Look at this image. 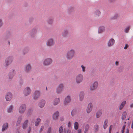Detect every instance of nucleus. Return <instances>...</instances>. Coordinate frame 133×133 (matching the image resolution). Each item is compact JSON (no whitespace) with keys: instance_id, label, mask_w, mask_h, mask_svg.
<instances>
[{"instance_id":"f257e3e1","label":"nucleus","mask_w":133,"mask_h":133,"mask_svg":"<svg viewBox=\"0 0 133 133\" xmlns=\"http://www.w3.org/2000/svg\"><path fill=\"white\" fill-rule=\"evenodd\" d=\"M75 54V50L74 49H71L67 51L66 57L68 59L70 60L73 58Z\"/></svg>"},{"instance_id":"f03ea898","label":"nucleus","mask_w":133,"mask_h":133,"mask_svg":"<svg viewBox=\"0 0 133 133\" xmlns=\"http://www.w3.org/2000/svg\"><path fill=\"white\" fill-rule=\"evenodd\" d=\"M83 75L81 74H79L77 75L75 78V80L77 84H79L83 81Z\"/></svg>"},{"instance_id":"7ed1b4c3","label":"nucleus","mask_w":133,"mask_h":133,"mask_svg":"<svg viewBox=\"0 0 133 133\" xmlns=\"http://www.w3.org/2000/svg\"><path fill=\"white\" fill-rule=\"evenodd\" d=\"M52 60L51 58H49L44 59L43 62V64L44 66H48L51 64Z\"/></svg>"},{"instance_id":"20e7f679","label":"nucleus","mask_w":133,"mask_h":133,"mask_svg":"<svg viewBox=\"0 0 133 133\" xmlns=\"http://www.w3.org/2000/svg\"><path fill=\"white\" fill-rule=\"evenodd\" d=\"M26 106L25 104H22L20 106L19 109V112L21 114L24 113L26 109Z\"/></svg>"},{"instance_id":"39448f33","label":"nucleus","mask_w":133,"mask_h":133,"mask_svg":"<svg viewBox=\"0 0 133 133\" xmlns=\"http://www.w3.org/2000/svg\"><path fill=\"white\" fill-rule=\"evenodd\" d=\"M13 58L12 56L8 57L5 60V66H7L11 64L13 61Z\"/></svg>"},{"instance_id":"423d86ee","label":"nucleus","mask_w":133,"mask_h":133,"mask_svg":"<svg viewBox=\"0 0 133 133\" xmlns=\"http://www.w3.org/2000/svg\"><path fill=\"white\" fill-rule=\"evenodd\" d=\"M98 86V83L97 82H94L90 87V89L91 91L94 90L96 89Z\"/></svg>"},{"instance_id":"0eeeda50","label":"nucleus","mask_w":133,"mask_h":133,"mask_svg":"<svg viewBox=\"0 0 133 133\" xmlns=\"http://www.w3.org/2000/svg\"><path fill=\"white\" fill-rule=\"evenodd\" d=\"M40 92H34L32 94V97L34 100H37L39 97Z\"/></svg>"},{"instance_id":"6e6552de","label":"nucleus","mask_w":133,"mask_h":133,"mask_svg":"<svg viewBox=\"0 0 133 133\" xmlns=\"http://www.w3.org/2000/svg\"><path fill=\"white\" fill-rule=\"evenodd\" d=\"M64 87L63 84L61 83L59 84L57 87L56 90L58 91H63Z\"/></svg>"},{"instance_id":"1a4fd4ad","label":"nucleus","mask_w":133,"mask_h":133,"mask_svg":"<svg viewBox=\"0 0 133 133\" xmlns=\"http://www.w3.org/2000/svg\"><path fill=\"white\" fill-rule=\"evenodd\" d=\"M12 97V95L10 92H8L5 96L6 100L8 101L10 100Z\"/></svg>"},{"instance_id":"9d476101","label":"nucleus","mask_w":133,"mask_h":133,"mask_svg":"<svg viewBox=\"0 0 133 133\" xmlns=\"http://www.w3.org/2000/svg\"><path fill=\"white\" fill-rule=\"evenodd\" d=\"M93 106L92 104L91 103H89L87 109V112L88 113H89L92 110Z\"/></svg>"},{"instance_id":"9b49d317","label":"nucleus","mask_w":133,"mask_h":133,"mask_svg":"<svg viewBox=\"0 0 133 133\" xmlns=\"http://www.w3.org/2000/svg\"><path fill=\"white\" fill-rule=\"evenodd\" d=\"M54 43L53 40L52 39H49L47 41L46 45L48 46H50L53 45Z\"/></svg>"},{"instance_id":"f8f14e48","label":"nucleus","mask_w":133,"mask_h":133,"mask_svg":"<svg viewBox=\"0 0 133 133\" xmlns=\"http://www.w3.org/2000/svg\"><path fill=\"white\" fill-rule=\"evenodd\" d=\"M71 101L70 97L69 96H67V97L65 98V99L64 101V104L66 105L69 103Z\"/></svg>"},{"instance_id":"ddd939ff","label":"nucleus","mask_w":133,"mask_h":133,"mask_svg":"<svg viewBox=\"0 0 133 133\" xmlns=\"http://www.w3.org/2000/svg\"><path fill=\"white\" fill-rule=\"evenodd\" d=\"M15 73V71L14 70L12 69L11 70L9 74V78H12L14 76Z\"/></svg>"},{"instance_id":"4468645a","label":"nucleus","mask_w":133,"mask_h":133,"mask_svg":"<svg viewBox=\"0 0 133 133\" xmlns=\"http://www.w3.org/2000/svg\"><path fill=\"white\" fill-rule=\"evenodd\" d=\"M115 43V40L113 38L111 39L108 42V46L110 47L113 45Z\"/></svg>"},{"instance_id":"2eb2a0df","label":"nucleus","mask_w":133,"mask_h":133,"mask_svg":"<svg viewBox=\"0 0 133 133\" xmlns=\"http://www.w3.org/2000/svg\"><path fill=\"white\" fill-rule=\"evenodd\" d=\"M45 103V101L43 99L41 100L39 102L38 104V105L39 107L41 108H42L44 107Z\"/></svg>"},{"instance_id":"dca6fc26","label":"nucleus","mask_w":133,"mask_h":133,"mask_svg":"<svg viewBox=\"0 0 133 133\" xmlns=\"http://www.w3.org/2000/svg\"><path fill=\"white\" fill-rule=\"evenodd\" d=\"M31 69V66L29 64H27L25 67L24 70L26 72H29Z\"/></svg>"},{"instance_id":"f3484780","label":"nucleus","mask_w":133,"mask_h":133,"mask_svg":"<svg viewBox=\"0 0 133 133\" xmlns=\"http://www.w3.org/2000/svg\"><path fill=\"white\" fill-rule=\"evenodd\" d=\"M59 115V112L56 111L54 112L52 116V118L53 120H55L58 118Z\"/></svg>"},{"instance_id":"a211bd4d","label":"nucleus","mask_w":133,"mask_h":133,"mask_svg":"<svg viewBox=\"0 0 133 133\" xmlns=\"http://www.w3.org/2000/svg\"><path fill=\"white\" fill-rule=\"evenodd\" d=\"M8 124L7 123L4 124L2 126V131H4L8 127Z\"/></svg>"},{"instance_id":"6ab92c4d","label":"nucleus","mask_w":133,"mask_h":133,"mask_svg":"<svg viewBox=\"0 0 133 133\" xmlns=\"http://www.w3.org/2000/svg\"><path fill=\"white\" fill-rule=\"evenodd\" d=\"M22 118V116H19L18 117V119L16 123V124L17 126H18L20 124Z\"/></svg>"},{"instance_id":"aec40b11","label":"nucleus","mask_w":133,"mask_h":133,"mask_svg":"<svg viewBox=\"0 0 133 133\" xmlns=\"http://www.w3.org/2000/svg\"><path fill=\"white\" fill-rule=\"evenodd\" d=\"M28 122V121L27 119L24 122L22 125V127L23 129H25L27 128Z\"/></svg>"},{"instance_id":"412c9836","label":"nucleus","mask_w":133,"mask_h":133,"mask_svg":"<svg viewBox=\"0 0 133 133\" xmlns=\"http://www.w3.org/2000/svg\"><path fill=\"white\" fill-rule=\"evenodd\" d=\"M105 28L103 26H100L98 29V32L99 33H101L105 31Z\"/></svg>"},{"instance_id":"4be33fe9","label":"nucleus","mask_w":133,"mask_h":133,"mask_svg":"<svg viewBox=\"0 0 133 133\" xmlns=\"http://www.w3.org/2000/svg\"><path fill=\"white\" fill-rule=\"evenodd\" d=\"M41 119L39 118H37L35 122V125L36 126H37L39 125L41 121Z\"/></svg>"},{"instance_id":"5701e85b","label":"nucleus","mask_w":133,"mask_h":133,"mask_svg":"<svg viewBox=\"0 0 133 133\" xmlns=\"http://www.w3.org/2000/svg\"><path fill=\"white\" fill-rule=\"evenodd\" d=\"M60 102V99L59 98H57L55 99L54 102L53 104L55 105L58 104Z\"/></svg>"},{"instance_id":"b1692460","label":"nucleus","mask_w":133,"mask_h":133,"mask_svg":"<svg viewBox=\"0 0 133 133\" xmlns=\"http://www.w3.org/2000/svg\"><path fill=\"white\" fill-rule=\"evenodd\" d=\"M84 94L83 92H81L79 95V100L82 101L84 98Z\"/></svg>"},{"instance_id":"393cba45","label":"nucleus","mask_w":133,"mask_h":133,"mask_svg":"<svg viewBox=\"0 0 133 133\" xmlns=\"http://www.w3.org/2000/svg\"><path fill=\"white\" fill-rule=\"evenodd\" d=\"M126 103V101H123L121 103L119 107L120 110H122L124 107Z\"/></svg>"},{"instance_id":"a878e982","label":"nucleus","mask_w":133,"mask_h":133,"mask_svg":"<svg viewBox=\"0 0 133 133\" xmlns=\"http://www.w3.org/2000/svg\"><path fill=\"white\" fill-rule=\"evenodd\" d=\"M102 114V111L101 110H99L96 113V116L97 118L101 116Z\"/></svg>"},{"instance_id":"bb28decb","label":"nucleus","mask_w":133,"mask_h":133,"mask_svg":"<svg viewBox=\"0 0 133 133\" xmlns=\"http://www.w3.org/2000/svg\"><path fill=\"white\" fill-rule=\"evenodd\" d=\"M108 119H106L105 120L103 124V127L104 129H105L107 128L108 125L107 124L108 123Z\"/></svg>"},{"instance_id":"cd10ccee","label":"nucleus","mask_w":133,"mask_h":133,"mask_svg":"<svg viewBox=\"0 0 133 133\" xmlns=\"http://www.w3.org/2000/svg\"><path fill=\"white\" fill-rule=\"evenodd\" d=\"M13 107L12 105L10 106L7 108V111L9 113L12 112Z\"/></svg>"},{"instance_id":"c85d7f7f","label":"nucleus","mask_w":133,"mask_h":133,"mask_svg":"<svg viewBox=\"0 0 133 133\" xmlns=\"http://www.w3.org/2000/svg\"><path fill=\"white\" fill-rule=\"evenodd\" d=\"M127 113L125 111H124L122 114V119L123 121L124 120L126 116Z\"/></svg>"},{"instance_id":"c756f323","label":"nucleus","mask_w":133,"mask_h":133,"mask_svg":"<svg viewBox=\"0 0 133 133\" xmlns=\"http://www.w3.org/2000/svg\"><path fill=\"white\" fill-rule=\"evenodd\" d=\"M37 32V30L36 29H33L31 33V35L32 36H34V35H35Z\"/></svg>"},{"instance_id":"7c9ffc66","label":"nucleus","mask_w":133,"mask_h":133,"mask_svg":"<svg viewBox=\"0 0 133 133\" xmlns=\"http://www.w3.org/2000/svg\"><path fill=\"white\" fill-rule=\"evenodd\" d=\"M78 123L77 122H75L74 124V129L75 130H77L78 128Z\"/></svg>"},{"instance_id":"2f4dec72","label":"nucleus","mask_w":133,"mask_h":133,"mask_svg":"<svg viewBox=\"0 0 133 133\" xmlns=\"http://www.w3.org/2000/svg\"><path fill=\"white\" fill-rule=\"evenodd\" d=\"M94 132L96 133L98 131V126L97 125H96L94 126Z\"/></svg>"},{"instance_id":"473e14b6","label":"nucleus","mask_w":133,"mask_h":133,"mask_svg":"<svg viewBox=\"0 0 133 133\" xmlns=\"http://www.w3.org/2000/svg\"><path fill=\"white\" fill-rule=\"evenodd\" d=\"M100 14L101 12L99 10H96L95 13V15L96 16H98Z\"/></svg>"},{"instance_id":"72a5a7b5","label":"nucleus","mask_w":133,"mask_h":133,"mask_svg":"<svg viewBox=\"0 0 133 133\" xmlns=\"http://www.w3.org/2000/svg\"><path fill=\"white\" fill-rule=\"evenodd\" d=\"M33 109L31 108H30L28 109V113L29 115H30L31 114L33 111Z\"/></svg>"},{"instance_id":"f704fd0d","label":"nucleus","mask_w":133,"mask_h":133,"mask_svg":"<svg viewBox=\"0 0 133 133\" xmlns=\"http://www.w3.org/2000/svg\"><path fill=\"white\" fill-rule=\"evenodd\" d=\"M81 67L82 68V71L83 72H85L86 71V67L83 65H82Z\"/></svg>"},{"instance_id":"c9c22d12","label":"nucleus","mask_w":133,"mask_h":133,"mask_svg":"<svg viewBox=\"0 0 133 133\" xmlns=\"http://www.w3.org/2000/svg\"><path fill=\"white\" fill-rule=\"evenodd\" d=\"M89 127L88 125L87 124L85 127V130L84 131V133H86L87 132L88 130Z\"/></svg>"},{"instance_id":"e433bc0d","label":"nucleus","mask_w":133,"mask_h":133,"mask_svg":"<svg viewBox=\"0 0 133 133\" xmlns=\"http://www.w3.org/2000/svg\"><path fill=\"white\" fill-rule=\"evenodd\" d=\"M68 31L67 30H64L63 32V36H65L68 34Z\"/></svg>"},{"instance_id":"4c0bfd02","label":"nucleus","mask_w":133,"mask_h":133,"mask_svg":"<svg viewBox=\"0 0 133 133\" xmlns=\"http://www.w3.org/2000/svg\"><path fill=\"white\" fill-rule=\"evenodd\" d=\"M59 133H63V128L62 126H61L59 129Z\"/></svg>"},{"instance_id":"58836bf2","label":"nucleus","mask_w":133,"mask_h":133,"mask_svg":"<svg viewBox=\"0 0 133 133\" xmlns=\"http://www.w3.org/2000/svg\"><path fill=\"white\" fill-rule=\"evenodd\" d=\"M130 30V26L127 27L125 29L124 31L126 33H128Z\"/></svg>"},{"instance_id":"ea45409f","label":"nucleus","mask_w":133,"mask_h":133,"mask_svg":"<svg viewBox=\"0 0 133 133\" xmlns=\"http://www.w3.org/2000/svg\"><path fill=\"white\" fill-rule=\"evenodd\" d=\"M76 112V110L73 109L71 112V115L72 116H73L75 115Z\"/></svg>"},{"instance_id":"a19ab883","label":"nucleus","mask_w":133,"mask_h":133,"mask_svg":"<svg viewBox=\"0 0 133 133\" xmlns=\"http://www.w3.org/2000/svg\"><path fill=\"white\" fill-rule=\"evenodd\" d=\"M30 92H24V94L25 96L29 95L30 94Z\"/></svg>"},{"instance_id":"79ce46f5","label":"nucleus","mask_w":133,"mask_h":133,"mask_svg":"<svg viewBox=\"0 0 133 133\" xmlns=\"http://www.w3.org/2000/svg\"><path fill=\"white\" fill-rule=\"evenodd\" d=\"M53 19H49L48 21V22L50 24H51L53 22Z\"/></svg>"},{"instance_id":"37998d69","label":"nucleus","mask_w":133,"mask_h":133,"mask_svg":"<svg viewBox=\"0 0 133 133\" xmlns=\"http://www.w3.org/2000/svg\"><path fill=\"white\" fill-rule=\"evenodd\" d=\"M25 91H31V90L28 87L25 89Z\"/></svg>"},{"instance_id":"c03bdc74","label":"nucleus","mask_w":133,"mask_h":133,"mask_svg":"<svg viewBox=\"0 0 133 133\" xmlns=\"http://www.w3.org/2000/svg\"><path fill=\"white\" fill-rule=\"evenodd\" d=\"M39 130L40 132V133L42 131L44 128V127L43 126H42Z\"/></svg>"},{"instance_id":"a18cd8bd","label":"nucleus","mask_w":133,"mask_h":133,"mask_svg":"<svg viewBox=\"0 0 133 133\" xmlns=\"http://www.w3.org/2000/svg\"><path fill=\"white\" fill-rule=\"evenodd\" d=\"M64 118L63 116H62L60 117V120L62 122L64 120Z\"/></svg>"},{"instance_id":"49530a36","label":"nucleus","mask_w":133,"mask_h":133,"mask_svg":"<svg viewBox=\"0 0 133 133\" xmlns=\"http://www.w3.org/2000/svg\"><path fill=\"white\" fill-rule=\"evenodd\" d=\"M3 24V22L2 20L0 19V27L2 26Z\"/></svg>"},{"instance_id":"de8ad7c7","label":"nucleus","mask_w":133,"mask_h":133,"mask_svg":"<svg viewBox=\"0 0 133 133\" xmlns=\"http://www.w3.org/2000/svg\"><path fill=\"white\" fill-rule=\"evenodd\" d=\"M128 47V45L127 44H126L125 45V46L124 48V49H127V48Z\"/></svg>"},{"instance_id":"09e8293b","label":"nucleus","mask_w":133,"mask_h":133,"mask_svg":"<svg viewBox=\"0 0 133 133\" xmlns=\"http://www.w3.org/2000/svg\"><path fill=\"white\" fill-rule=\"evenodd\" d=\"M112 125H110V127H109V131H111V130L112 129Z\"/></svg>"},{"instance_id":"8fccbe9b","label":"nucleus","mask_w":133,"mask_h":133,"mask_svg":"<svg viewBox=\"0 0 133 133\" xmlns=\"http://www.w3.org/2000/svg\"><path fill=\"white\" fill-rule=\"evenodd\" d=\"M126 127V125H124L122 127V130H124L125 128Z\"/></svg>"},{"instance_id":"3c124183","label":"nucleus","mask_w":133,"mask_h":133,"mask_svg":"<svg viewBox=\"0 0 133 133\" xmlns=\"http://www.w3.org/2000/svg\"><path fill=\"white\" fill-rule=\"evenodd\" d=\"M51 131V128L50 127L49 128H48L47 132L50 133Z\"/></svg>"},{"instance_id":"603ef678","label":"nucleus","mask_w":133,"mask_h":133,"mask_svg":"<svg viewBox=\"0 0 133 133\" xmlns=\"http://www.w3.org/2000/svg\"><path fill=\"white\" fill-rule=\"evenodd\" d=\"M115 64L116 65L118 66L119 65V62L118 61H116L115 62Z\"/></svg>"},{"instance_id":"864d4df0","label":"nucleus","mask_w":133,"mask_h":133,"mask_svg":"<svg viewBox=\"0 0 133 133\" xmlns=\"http://www.w3.org/2000/svg\"><path fill=\"white\" fill-rule=\"evenodd\" d=\"M82 130L81 129H79L78 130V133H81V131H82Z\"/></svg>"},{"instance_id":"5fc2aeb1","label":"nucleus","mask_w":133,"mask_h":133,"mask_svg":"<svg viewBox=\"0 0 133 133\" xmlns=\"http://www.w3.org/2000/svg\"><path fill=\"white\" fill-rule=\"evenodd\" d=\"M68 127H70L71 125V123L70 122H69L68 123Z\"/></svg>"},{"instance_id":"6e6d98bb","label":"nucleus","mask_w":133,"mask_h":133,"mask_svg":"<svg viewBox=\"0 0 133 133\" xmlns=\"http://www.w3.org/2000/svg\"><path fill=\"white\" fill-rule=\"evenodd\" d=\"M126 133H129V130L128 128L127 129Z\"/></svg>"},{"instance_id":"4d7b16f0","label":"nucleus","mask_w":133,"mask_h":133,"mask_svg":"<svg viewBox=\"0 0 133 133\" xmlns=\"http://www.w3.org/2000/svg\"><path fill=\"white\" fill-rule=\"evenodd\" d=\"M71 130L69 129H68L66 132V133H70Z\"/></svg>"},{"instance_id":"13d9d810","label":"nucleus","mask_w":133,"mask_h":133,"mask_svg":"<svg viewBox=\"0 0 133 133\" xmlns=\"http://www.w3.org/2000/svg\"><path fill=\"white\" fill-rule=\"evenodd\" d=\"M115 0H109V1L110 2H112L115 1Z\"/></svg>"},{"instance_id":"bf43d9fd","label":"nucleus","mask_w":133,"mask_h":133,"mask_svg":"<svg viewBox=\"0 0 133 133\" xmlns=\"http://www.w3.org/2000/svg\"><path fill=\"white\" fill-rule=\"evenodd\" d=\"M130 107L131 108H132V107H133V103L130 104Z\"/></svg>"},{"instance_id":"052dcab7","label":"nucleus","mask_w":133,"mask_h":133,"mask_svg":"<svg viewBox=\"0 0 133 133\" xmlns=\"http://www.w3.org/2000/svg\"><path fill=\"white\" fill-rule=\"evenodd\" d=\"M131 128L132 129L133 128V120L132 121V125L131 126Z\"/></svg>"},{"instance_id":"680f3d73","label":"nucleus","mask_w":133,"mask_h":133,"mask_svg":"<svg viewBox=\"0 0 133 133\" xmlns=\"http://www.w3.org/2000/svg\"><path fill=\"white\" fill-rule=\"evenodd\" d=\"M31 127H29V130H29L30 131H31Z\"/></svg>"},{"instance_id":"e2e57ef3","label":"nucleus","mask_w":133,"mask_h":133,"mask_svg":"<svg viewBox=\"0 0 133 133\" xmlns=\"http://www.w3.org/2000/svg\"><path fill=\"white\" fill-rule=\"evenodd\" d=\"M115 16H116L114 18H116L118 16V14H116L115 15Z\"/></svg>"},{"instance_id":"0e129e2a","label":"nucleus","mask_w":133,"mask_h":133,"mask_svg":"<svg viewBox=\"0 0 133 133\" xmlns=\"http://www.w3.org/2000/svg\"><path fill=\"white\" fill-rule=\"evenodd\" d=\"M124 130H122V133H124Z\"/></svg>"},{"instance_id":"69168bd1","label":"nucleus","mask_w":133,"mask_h":133,"mask_svg":"<svg viewBox=\"0 0 133 133\" xmlns=\"http://www.w3.org/2000/svg\"><path fill=\"white\" fill-rule=\"evenodd\" d=\"M30 131L29 130H28V132H27V133H30Z\"/></svg>"},{"instance_id":"338daca9","label":"nucleus","mask_w":133,"mask_h":133,"mask_svg":"<svg viewBox=\"0 0 133 133\" xmlns=\"http://www.w3.org/2000/svg\"><path fill=\"white\" fill-rule=\"evenodd\" d=\"M57 92V94H59L60 92Z\"/></svg>"},{"instance_id":"774afa93","label":"nucleus","mask_w":133,"mask_h":133,"mask_svg":"<svg viewBox=\"0 0 133 133\" xmlns=\"http://www.w3.org/2000/svg\"><path fill=\"white\" fill-rule=\"evenodd\" d=\"M17 133H19V131H18Z\"/></svg>"}]
</instances>
